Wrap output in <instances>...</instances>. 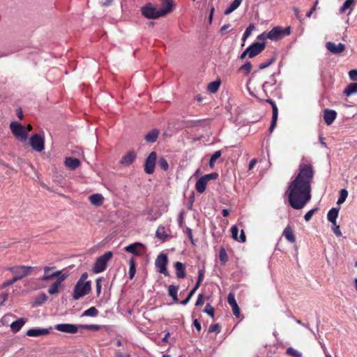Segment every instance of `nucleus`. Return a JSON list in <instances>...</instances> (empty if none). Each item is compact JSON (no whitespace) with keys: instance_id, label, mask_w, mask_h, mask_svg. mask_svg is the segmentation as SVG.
I'll use <instances>...</instances> for the list:
<instances>
[{"instance_id":"28","label":"nucleus","mask_w":357,"mask_h":357,"mask_svg":"<svg viewBox=\"0 0 357 357\" xmlns=\"http://www.w3.org/2000/svg\"><path fill=\"white\" fill-rule=\"evenodd\" d=\"M243 0H234L229 6L225 10L224 14L226 15H229L236 8H238L241 4Z\"/></svg>"},{"instance_id":"47","label":"nucleus","mask_w":357,"mask_h":357,"mask_svg":"<svg viewBox=\"0 0 357 357\" xmlns=\"http://www.w3.org/2000/svg\"><path fill=\"white\" fill-rule=\"evenodd\" d=\"M286 354L292 356L294 357H301L302 354L299 351H296L292 347H289L286 351Z\"/></svg>"},{"instance_id":"60","label":"nucleus","mask_w":357,"mask_h":357,"mask_svg":"<svg viewBox=\"0 0 357 357\" xmlns=\"http://www.w3.org/2000/svg\"><path fill=\"white\" fill-rule=\"evenodd\" d=\"M318 3H319V0H316L315 2H314V6L312 7L310 10L306 14V16L307 17H310L312 14V13L315 11Z\"/></svg>"},{"instance_id":"19","label":"nucleus","mask_w":357,"mask_h":357,"mask_svg":"<svg viewBox=\"0 0 357 357\" xmlns=\"http://www.w3.org/2000/svg\"><path fill=\"white\" fill-rule=\"evenodd\" d=\"M135 152L133 151H130L122 157V158L120 160V163L124 166H129L135 161Z\"/></svg>"},{"instance_id":"54","label":"nucleus","mask_w":357,"mask_h":357,"mask_svg":"<svg viewBox=\"0 0 357 357\" xmlns=\"http://www.w3.org/2000/svg\"><path fill=\"white\" fill-rule=\"evenodd\" d=\"M333 224V231L334 232V234L337 236V237H340L342 236V232L340 231V227L337 225V222H335V223H332Z\"/></svg>"},{"instance_id":"27","label":"nucleus","mask_w":357,"mask_h":357,"mask_svg":"<svg viewBox=\"0 0 357 357\" xmlns=\"http://www.w3.org/2000/svg\"><path fill=\"white\" fill-rule=\"evenodd\" d=\"M65 165L70 169L74 170L80 165V161L77 158L69 157L66 158Z\"/></svg>"},{"instance_id":"39","label":"nucleus","mask_w":357,"mask_h":357,"mask_svg":"<svg viewBox=\"0 0 357 357\" xmlns=\"http://www.w3.org/2000/svg\"><path fill=\"white\" fill-rule=\"evenodd\" d=\"M348 197V191L346 189H342L340 191V196L337 202V204L340 205L343 204L347 197Z\"/></svg>"},{"instance_id":"64","label":"nucleus","mask_w":357,"mask_h":357,"mask_svg":"<svg viewBox=\"0 0 357 357\" xmlns=\"http://www.w3.org/2000/svg\"><path fill=\"white\" fill-rule=\"evenodd\" d=\"M193 325L195 327V328L197 330L198 332H199L202 329L201 324L197 319H195L193 321Z\"/></svg>"},{"instance_id":"24","label":"nucleus","mask_w":357,"mask_h":357,"mask_svg":"<svg viewBox=\"0 0 357 357\" xmlns=\"http://www.w3.org/2000/svg\"><path fill=\"white\" fill-rule=\"evenodd\" d=\"M26 322V319L24 318L18 319L10 324V331L14 333H17L20 331Z\"/></svg>"},{"instance_id":"52","label":"nucleus","mask_w":357,"mask_h":357,"mask_svg":"<svg viewBox=\"0 0 357 357\" xmlns=\"http://www.w3.org/2000/svg\"><path fill=\"white\" fill-rule=\"evenodd\" d=\"M204 269H200L199 271V273H198V277H197V283L195 285H197V288H199L201 282H202L203 279H204Z\"/></svg>"},{"instance_id":"33","label":"nucleus","mask_w":357,"mask_h":357,"mask_svg":"<svg viewBox=\"0 0 357 357\" xmlns=\"http://www.w3.org/2000/svg\"><path fill=\"white\" fill-rule=\"evenodd\" d=\"M178 289V286L175 285H169L168 287V294L172 298L174 302H178V296H177V292Z\"/></svg>"},{"instance_id":"36","label":"nucleus","mask_w":357,"mask_h":357,"mask_svg":"<svg viewBox=\"0 0 357 357\" xmlns=\"http://www.w3.org/2000/svg\"><path fill=\"white\" fill-rule=\"evenodd\" d=\"M129 278L132 279L136 273L135 261L133 258L129 261Z\"/></svg>"},{"instance_id":"58","label":"nucleus","mask_w":357,"mask_h":357,"mask_svg":"<svg viewBox=\"0 0 357 357\" xmlns=\"http://www.w3.org/2000/svg\"><path fill=\"white\" fill-rule=\"evenodd\" d=\"M80 328L88 329V330H93V331H98L100 328V326L98 325L95 324H91V325H80Z\"/></svg>"},{"instance_id":"63","label":"nucleus","mask_w":357,"mask_h":357,"mask_svg":"<svg viewBox=\"0 0 357 357\" xmlns=\"http://www.w3.org/2000/svg\"><path fill=\"white\" fill-rule=\"evenodd\" d=\"M8 299L7 294H0V305H3Z\"/></svg>"},{"instance_id":"4","label":"nucleus","mask_w":357,"mask_h":357,"mask_svg":"<svg viewBox=\"0 0 357 357\" xmlns=\"http://www.w3.org/2000/svg\"><path fill=\"white\" fill-rule=\"evenodd\" d=\"M167 13L168 10L160 11L150 5H146L142 8V14L147 19H158Z\"/></svg>"},{"instance_id":"9","label":"nucleus","mask_w":357,"mask_h":357,"mask_svg":"<svg viewBox=\"0 0 357 357\" xmlns=\"http://www.w3.org/2000/svg\"><path fill=\"white\" fill-rule=\"evenodd\" d=\"M168 259L167 255L160 253L156 258L155 265L158 272L164 274L165 276H169V272L167 269Z\"/></svg>"},{"instance_id":"10","label":"nucleus","mask_w":357,"mask_h":357,"mask_svg":"<svg viewBox=\"0 0 357 357\" xmlns=\"http://www.w3.org/2000/svg\"><path fill=\"white\" fill-rule=\"evenodd\" d=\"M30 145L32 149L37 151L41 152L45 149L44 138L38 134H35L30 137Z\"/></svg>"},{"instance_id":"8","label":"nucleus","mask_w":357,"mask_h":357,"mask_svg":"<svg viewBox=\"0 0 357 357\" xmlns=\"http://www.w3.org/2000/svg\"><path fill=\"white\" fill-rule=\"evenodd\" d=\"M33 269V267L28 266H15L8 268L10 271L17 280L22 279L26 275H29L30 271Z\"/></svg>"},{"instance_id":"61","label":"nucleus","mask_w":357,"mask_h":357,"mask_svg":"<svg viewBox=\"0 0 357 357\" xmlns=\"http://www.w3.org/2000/svg\"><path fill=\"white\" fill-rule=\"evenodd\" d=\"M203 303H204L203 295L202 294H200L198 295L195 305L199 306V305H203Z\"/></svg>"},{"instance_id":"20","label":"nucleus","mask_w":357,"mask_h":357,"mask_svg":"<svg viewBox=\"0 0 357 357\" xmlns=\"http://www.w3.org/2000/svg\"><path fill=\"white\" fill-rule=\"evenodd\" d=\"M50 331V328H31L26 331V335L29 337H39L47 335Z\"/></svg>"},{"instance_id":"49","label":"nucleus","mask_w":357,"mask_h":357,"mask_svg":"<svg viewBox=\"0 0 357 357\" xmlns=\"http://www.w3.org/2000/svg\"><path fill=\"white\" fill-rule=\"evenodd\" d=\"M159 166L161 169H162L164 171H167L169 169V165L167 161V160L164 158H160L158 160Z\"/></svg>"},{"instance_id":"62","label":"nucleus","mask_w":357,"mask_h":357,"mask_svg":"<svg viewBox=\"0 0 357 357\" xmlns=\"http://www.w3.org/2000/svg\"><path fill=\"white\" fill-rule=\"evenodd\" d=\"M268 33L263 32L260 35L257 36V39L259 40H265L266 39H268Z\"/></svg>"},{"instance_id":"44","label":"nucleus","mask_w":357,"mask_h":357,"mask_svg":"<svg viewBox=\"0 0 357 357\" xmlns=\"http://www.w3.org/2000/svg\"><path fill=\"white\" fill-rule=\"evenodd\" d=\"M172 8V2L170 0H163L162 1V9H160V11H166L168 10L169 13Z\"/></svg>"},{"instance_id":"37","label":"nucleus","mask_w":357,"mask_h":357,"mask_svg":"<svg viewBox=\"0 0 357 357\" xmlns=\"http://www.w3.org/2000/svg\"><path fill=\"white\" fill-rule=\"evenodd\" d=\"M251 70L252 64L250 61H248L239 68L238 71L243 72L245 75H248Z\"/></svg>"},{"instance_id":"2","label":"nucleus","mask_w":357,"mask_h":357,"mask_svg":"<svg viewBox=\"0 0 357 357\" xmlns=\"http://www.w3.org/2000/svg\"><path fill=\"white\" fill-rule=\"evenodd\" d=\"M112 252L108 251L104 255L98 257L93 266V272L94 273H100L105 271L107 264L112 259Z\"/></svg>"},{"instance_id":"30","label":"nucleus","mask_w":357,"mask_h":357,"mask_svg":"<svg viewBox=\"0 0 357 357\" xmlns=\"http://www.w3.org/2000/svg\"><path fill=\"white\" fill-rule=\"evenodd\" d=\"M159 135V131L157 129H153L145 135L144 139L147 142H155Z\"/></svg>"},{"instance_id":"56","label":"nucleus","mask_w":357,"mask_h":357,"mask_svg":"<svg viewBox=\"0 0 357 357\" xmlns=\"http://www.w3.org/2000/svg\"><path fill=\"white\" fill-rule=\"evenodd\" d=\"M317 210V208H315L311 209L309 211H307L304 216L305 221H307V222L310 221Z\"/></svg>"},{"instance_id":"29","label":"nucleus","mask_w":357,"mask_h":357,"mask_svg":"<svg viewBox=\"0 0 357 357\" xmlns=\"http://www.w3.org/2000/svg\"><path fill=\"white\" fill-rule=\"evenodd\" d=\"M283 236L290 243H294L296 241V238L294 234L293 230L291 227L289 225L286 227V228L284 229Z\"/></svg>"},{"instance_id":"51","label":"nucleus","mask_w":357,"mask_h":357,"mask_svg":"<svg viewBox=\"0 0 357 357\" xmlns=\"http://www.w3.org/2000/svg\"><path fill=\"white\" fill-rule=\"evenodd\" d=\"M156 236L160 238H165L167 237L165 229L164 227H159L156 230Z\"/></svg>"},{"instance_id":"35","label":"nucleus","mask_w":357,"mask_h":357,"mask_svg":"<svg viewBox=\"0 0 357 357\" xmlns=\"http://www.w3.org/2000/svg\"><path fill=\"white\" fill-rule=\"evenodd\" d=\"M98 314V310L95 307H91L85 310L82 317H96Z\"/></svg>"},{"instance_id":"42","label":"nucleus","mask_w":357,"mask_h":357,"mask_svg":"<svg viewBox=\"0 0 357 357\" xmlns=\"http://www.w3.org/2000/svg\"><path fill=\"white\" fill-rule=\"evenodd\" d=\"M255 29V26L253 24H250V25L247 27L243 35L242 40L245 41L252 33V32Z\"/></svg>"},{"instance_id":"7","label":"nucleus","mask_w":357,"mask_h":357,"mask_svg":"<svg viewBox=\"0 0 357 357\" xmlns=\"http://www.w3.org/2000/svg\"><path fill=\"white\" fill-rule=\"evenodd\" d=\"M218 174L215 172L206 174L199 178L195 184V188L199 193H203L206 190L207 183L209 181L216 179Z\"/></svg>"},{"instance_id":"14","label":"nucleus","mask_w":357,"mask_h":357,"mask_svg":"<svg viewBox=\"0 0 357 357\" xmlns=\"http://www.w3.org/2000/svg\"><path fill=\"white\" fill-rule=\"evenodd\" d=\"M264 43L255 42L247 48V52H249V57L253 58L261 53L265 48Z\"/></svg>"},{"instance_id":"22","label":"nucleus","mask_w":357,"mask_h":357,"mask_svg":"<svg viewBox=\"0 0 357 357\" xmlns=\"http://www.w3.org/2000/svg\"><path fill=\"white\" fill-rule=\"evenodd\" d=\"M228 303L232 308L233 314L236 317H239L240 309H239L238 305L236 301L234 295L232 293H230L228 295Z\"/></svg>"},{"instance_id":"25","label":"nucleus","mask_w":357,"mask_h":357,"mask_svg":"<svg viewBox=\"0 0 357 357\" xmlns=\"http://www.w3.org/2000/svg\"><path fill=\"white\" fill-rule=\"evenodd\" d=\"M174 266L176 269V275L177 278H184L186 276L185 267L183 263L176 261Z\"/></svg>"},{"instance_id":"38","label":"nucleus","mask_w":357,"mask_h":357,"mask_svg":"<svg viewBox=\"0 0 357 357\" xmlns=\"http://www.w3.org/2000/svg\"><path fill=\"white\" fill-rule=\"evenodd\" d=\"M276 60V55H273L271 58L267 59L266 61L261 63L259 66V69H264L269 66H271L273 63H274Z\"/></svg>"},{"instance_id":"5","label":"nucleus","mask_w":357,"mask_h":357,"mask_svg":"<svg viewBox=\"0 0 357 357\" xmlns=\"http://www.w3.org/2000/svg\"><path fill=\"white\" fill-rule=\"evenodd\" d=\"M291 33L290 27L282 28V26H275L268 32V39L271 40H278Z\"/></svg>"},{"instance_id":"6","label":"nucleus","mask_w":357,"mask_h":357,"mask_svg":"<svg viewBox=\"0 0 357 357\" xmlns=\"http://www.w3.org/2000/svg\"><path fill=\"white\" fill-rule=\"evenodd\" d=\"M10 128L13 135L22 142H25L28 135L25 130V128L20 123L13 121L10 124Z\"/></svg>"},{"instance_id":"21","label":"nucleus","mask_w":357,"mask_h":357,"mask_svg":"<svg viewBox=\"0 0 357 357\" xmlns=\"http://www.w3.org/2000/svg\"><path fill=\"white\" fill-rule=\"evenodd\" d=\"M54 267L45 266L44 268V275L41 278V280L47 281L54 277H58L61 275V271H56L52 273H50V271L54 269Z\"/></svg>"},{"instance_id":"53","label":"nucleus","mask_w":357,"mask_h":357,"mask_svg":"<svg viewBox=\"0 0 357 357\" xmlns=\"http://www.w3.org/2000/svg\"><path fill=\"white\" fill-rule=\"evenodd\" d=\"M220 326L218 324H212L208 328L209 333L215 332V333H220Z\"/></svg>"},{"instance_id":"46","label":"nucleus","mask_w":357,"mask_h":357,"mask_svg":"<svg viewBox=\"0 0 357 357\" xmlns=\"http://www.w3.org/2000/svg\"><path fill=\"white\" fill-rule=\"evenodd\" d=\"M197 289H198L197 288V285H195L192 288V289L190 291V293L188 294L187 298L185 300L181 301V304H182L183 305H186L190 301V300L191 299L192 296L194 295V294L195 293V291H197Z\"/></svg>"},{"instance_id":"59","label":"nucleus","mask_w":357,"mask_h":357,"mask_svg":"<svg viewBox=\"0 0 357 357\" xmlns=\"http://www.w3.org/2000/svg\"><path fill=\"white\" fill-rule=\"evenodd\" d=\"M349 78L353 81H357V70H351L349 72Z\"/></svg>"},{"instance_id":"43","label":"nucleus","mask_w":357,"mask_h":357,"mask_svg":"<svg viewBox=\"0 0 357 357\" xmlns=\"http://www.w3.org/2000/svg\"><path fill=\"white\" fill-rule=\"evenodd\" d=\"M222 154L221 151H216L211 157L210 161H209V166L212 168L214 166V164L217 159L220 157Z\"/></svg>"},{"instance_id":"12","label":"nucleus","mask_w":357,"mask_h":357,"mask_svg":"<svg viewBox=\"0 0 357 357\" xmlns=\"http://www.w3.org/2000/svg\"><path fill=\"white\" fill-rule=\"evenodd\" d=\"M124 250L134 255L139 256L145 251V247L141 243H134L125 247Z\"/></svg>"},{"instance_id":"3","label":"nucleus","mask_w":357,"mask_h":357,"mask_svg":"<svg viewBox=\"0 0 357 357\" xmlns=\"http://www.w3.org/2000/svg\"><path fill=\"white\" fill-rule=\"evenodd\" d=\"M91 282H83L78 280L74 287L73 297L74 300H79L80 298L87 295L91 291Z\"/></svg>"},{"instance_id":"16","label":"nucleus","mask_w":357,"mask_h":357,"mask_svg":"<svg viewBox=\"0 0 357 357\" xmlns=\"http://www.w3.org/2000/svg\"><path fill=\"white\" fill-rule=\"evenodd\" d=\"M326 49L333 54H340L344 51L345 45L342 43L335 44L333 42H328L326 44Z\"/></svg>"},{"instance_id":"23","label":"nucleus","mask_w":357,"mask_h":357,"mask_svg":"<svg viewBox=\"0 0 357 357\" xmlns=\"http://www.w3.org/2000/svg\"><path fill=\"white\" fill-rule=\"evenodd\" d=\"M231 236L234 240L238 241L241 243L245 242L246 238H245V233L243 229L241 230L240 236H238V228L236 225H234L231 227Z\"/></svg>"},{"instance_id":"50","label":"nucleus","mask_w":357,"mask_h":357,"mask_svg":"<svg viewBox=\"0 0 357 357\" xmlns=\"http://www.w3.org/2000/svg\"><path fill=\"white\" fill-rule=\"evenodd\" d=\"M214 307L209 303H208L206 307H205V309L204 310V312L205 313H206L208 315H209L211 317L213 318L214 317Z\"/></svg>"},{"instance_id":"34","label":"nucleus","mask_w":357,"mask_h":357,"mask_svg":"<svg viewBox=\"0 0 357 357\" xmlns=\"http://www.w3.org/2000/svg\"><path fill=\"white\" fill-rule=\"evenodd\" d=\"M220 86V81H213V82H210L208 84L207 89L211 93H214L218 90Z\"/></svg>"},{"instance_id":"55","label":"nucleus","mask_w":357,"mask_h":357,"mask_svg":"<svg viewBox=\"0 0 357 357\" xmlns=\"http://www.w3.org/2000/svg\"><path fill=\"white\" fill-rule=\"evenodd\" d=\"M101 282H102L101 278H99L96 279V293H97L98 296H100V294L101 293V289H102Z\"/></svg>"},{"instance_id":"11","label":"nucleus","mask_w":357,"mask_h":357,"mask_svg":"<svg viewBox=\"0 0 357 357\" xmlns=\"http://www.w3.org/2000/svg\"><path fill=\"white\" fill-rule=\"evenodd\" d=\"M157 154L155 151L150 153L146 158L144 163V172L147 174H152L154 172Z\"/></svg>"},{"instance_id":"1","label":"nucleus","mask_w":357,"mask_h":357,"mask_svg":"<svg viewBox=\"0 0 357 357\" xmlns=\"http://www.w3.org/2000/svg\"><path fill=\"white\" fill-rule=\"evenodd\" d=\"M313 176L312 166L310 164L301 163L298 175L289 183L286 191L289 205L294 209H302L310 200Z\"/></svg>"},{"instance_id":"48","label":"nucleus","mask_w":357,"mask_h":357,"mask_svg":"<svg viewBox=\"0 0 357 357\" xmlns=\"http://www.w3.org/2000/svg\"><path fill=\"white\" fill-rule=\"evenodd\" d=\"M219 257L222 264H225L227 261L228 256L225 249L222 248L220 250Z\"/></svg>"},{"instance_id":"45","label":"nucleus","mask_w":357,"mask_h":357,"mask_svg":"<svg viewBox=\"0 0 357 357\" xmlns=\"http://www.w3.org/2000/svg\"><path fill=\"white\" fill-rule=\"evenodd\" d=\"M276 83V79L274 77V75H272L271 78H270V81L269 82H265L264 84H263V89L264 91H266V90H268V88L269 86H273L274 84H275Z\"/></svg>"},{"instance_id":"17","label":"nucleus","mask_w":357,"mask_h":357,"mask_svg":"<svg viewBox=\"0 0 357 357\" xmlns=\"http://www.w3.org/2000/svg\"><path fill=\"white\" fill-rule=\"evenodd\" d=\"M337 117V112L335 110L326 109L324 111V119L326 125H331Z\"/></svg>"},{"instance_id":"41","label":"nucleus","mask_w":357,"mask_h":357,"mask_svg":"<svg viewBox=\"0 0 357 357\" xmlns=\"http://www.w3.org/2000/svg\"><path fill=\"white\" fill-rule=\"evenodd\" d=\"M354 3V0H346L343 5L341 6L340 12L343 13H345L348 9H350L351 10V6L353 5Z\"/></svg>"},{"instance_id":"18","label":"nucleus","mask_w":357,"mask_h":357,"mask_svg":"<svg viewBox=\"0 0 357 357\" xmlns=\"http://www.w3.org/2000/svg\"><path fill=\"white\" fill-rule=\"evenodd\" d=\"M66 276L63 275L57 278V280L50 287L48 293L51 295L57 294L61 287L62 282L66 279Z\"/></svg>"},{"instance_id":"57","label":"nucleus","mask_w":357,"mask_h":357,"mask_svg":"<svg viewBox=\"0 0 357 357\" xmlns=\"http://www.w3.org/2000/svg\"><path fill=\"white\" fill-rule=\"evenodd\" d=\"M17 280V278H15V277H13L11 280H8L6 282H4L2 284H1V287L2 288H6L8 286H10L12 284H13L15 282H16Z\"/></svg>"},{"instance_id":"26","label":"nucleus","mask_w":357,"mask_h":357,"mask_svg":"<svg viewBox=\"0 0 357 357\" xmlns=\"http://www.w3.org/2000/svg\"><path fill=\"white\" fill-rule=\"evenodd\" d=\"M89 199L91 204L96 206H99L102 204L104 197L101 194L96 193L89 196Z\"/></svg>"},{"instance_id":"13","label":"nucleus","mask_w":357,"mask_h":357,"mask_svg":"<svg viewBox=\"0 0 357 357\" xmlns=\"http://www.w3.org/2000/svg\"><path fill=\"white\" fill-rule=\"evenodd\" d=\"M79 326L71 324H59L55 326V328L60 332L75 334L78 331Z\"/></svg>"},{"instance_id":"31","label":"nucleus","mask_w":357,"mask_h":357,"mask_svg":"<svg viewBox=\"0 0 357 357\" xmlns=\"http://www.w3.org/2000/svg\"><path fill=\"white\" fill-rule=\"evenodd\" d=\"M343 93L347 96H350L351 95L357 93V82H353L348 84L344 89Z\"/></svg>"},{"instance_id":"32","label":"nucleus","mask_w":357,"mask_h":357,"mask_svg":"<svg viewBox=\"0 0 357 357\" xmlns=\"http://www.w3.org/2000/svg\"><path fill=\"white\" fill-rule=\"evenodd\" d=\"M339 208H331L327 214L328 220L332 223H335L336 222V219L338 216Z\"/></svg>"},{"instance_id":"40","label":"nucleus","mask_w":357,"mask_h":357,"mask_svg":"<svg viewBox=\"0 0 357 357\" xmlns=\"http://www.w3.org/2000/svg\"><path fill=\"white\" fill-rule=\"evenodd\" d=\"M47 300V296L45 294L43 293L35 298L34 303L36 305H41L45 303Z\"/></svg>"},{"instance_id":"15","label":"nucleus","mask_w":357,"mask_h":357,"mask_svg":"<svg viewBox=\"0 0 357 357\" xmlns=\"http://www.w3.org/2000/svg\"><path fill=\"white\" fill-rule=\"evenodd\" d=\"M266 101L272 106V120L268 129L269 132L271 133L273 131L278 121V109L275 102L273 100L268 99Z\"/></svg>"}]
</instances>
